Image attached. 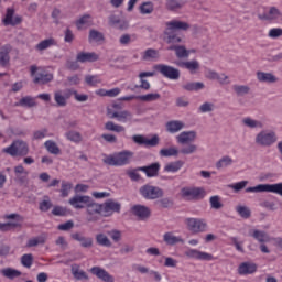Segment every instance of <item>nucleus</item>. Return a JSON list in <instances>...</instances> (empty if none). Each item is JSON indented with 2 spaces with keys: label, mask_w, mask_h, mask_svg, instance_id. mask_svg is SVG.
<instances>
[{
  "label": "nucleus",
  "mask_w": 282,
  "mask_h": 282,
  "mask_svg": "<svg viewBox=\"0 0 282 282\" xmlns=\"http://www.w3.org/2000/svg\"><path fill=\"white\" fill-rule=\"evenodd\" d=\"M14 174H15V180L18 182H21V184L25 182V177L26 175H29L28 171H25V167H23V165H17L14 167Z\"/></svg>",
  "instance_id": "obj_44"
},
{
  "label": "nucleus",
  "mask_w": 282,
  "mask_h": 282,
  "mask_svg": "<svg viewBox=\"0 0 282 282\" xmlns=\"http://www.w3.org/2000/svg\"><path fill=\"white\" fill-rule=\"evenodd\" d=\"M10 52L12 47L10 45H4L0 48V66L6 67L10 63Z\"/></svg>",
  "instance_id": "obj_29"
},
{
  "label": "nucleus",
  "mask_w": 282,
  "mask_h": 282,
  "mask_svg": "<svg viewBox=\"0 0 282 282\" xmlns=\"http://www.w3.org/2000/svg\"><path fill=\"white\" fill-rule=\"evenodd\" d=\"M167 51L174 52L176 58H178L180 61L188 58L191 56V51H188L185 45H170V47H167Z\"/></svg>",
  "instance_id": "obj_19"
},
{
  "label": "nucleus",
  "mask_w": 282,
  "mask_h": 282,
  "mask_svg": "<svg viewBox=\"0 0 282 282\" xmlns=\"http://www.w3.org/2000/svg\"><path fill=\"white\" fill-rule=\"evenodd\" d=\"M44 147L48 153H52V155H59L61 154V148L56 144V142L48 140L44 143Z\"/></svg>",
  "instance_id": "obj_51"
},
{
  "label": "nucleus",
  "mask_w": 282,
  "mask_h": 282,
  "mask_svg": "<svg viewBox=\"0 0 282 282\" xmlns=\"http://www.w3.org/2000/svg\"><path fill=\"white\" fill-rule=\"evenodd\" d=\"M51 80H54V75L40 74L33 79V83H35L36 85H46V83H51Z\"/></svg>",
  "instance_id": "obj_46"
},
{
  "label": "nucleus",
  "mask_w": 282,
  "mask_h": 282,
  "mask_svg": "<svg viewBox=\"0 0 282 282\" xmlns=\"http://www.w3.org/2000/svg\"><path fill=\"white\" fill-rule=\"evenodd\" d=\"M178 153L182 155H193V153H197V144L188 143L184 145Z\"/></svg>",
  "instance_id": "obj_55"
},
{
  "label": "nucleus",
  "mask_w": 282,
  "mask_h": 282,
  "mask_svg": "<svg viewBox=\"0 0 282 282\" xmlns=\"http://www.w3.org/2000/svg\"><path fill=\"white\" fill-rule=\"evenodd\" d=\"M66 138L70 142H75L76 144H79V142H83V134H80V132L78 131L72 130L66 132Z\"/></svg>",
  "instance_id": "obj_54"
},
{
  "label": "nucleus",
  "mask_w": 282,
  "mask_h": 282,
  "mask_svg": "<svg viewBox=\"0 0 282 282\" xmlns=\"http://www.w3.org/2000/svg\"><path fill=\"white\" fill-rule=\"evenodd\" d=\"M159 153L161 158H177L180 155V150L177 147H170L166 149H161Z\"/></svg>",
  "instance_id": "obj_41"
},
{
  "label": "nucleus",
  "mask_w": 282,
  "mask_h": 282,
  "mask_svg": "<svg viewBox=\"0 0 282 282\" xmlns=\"http://www.w3.org/2000/svg\"><path fill=\"white\" fill-rule=\"evenodd\" d=\"M197 139V132L195 131H183L176 137L178 144H191Z\"/></svg>",
  "instance_id": "obj_21"
},
{
  "label": "nucleus",
  "mask_w": 282,
  "mask_h": 282,
  "mask_svg": "<svg viewBox=\"0 0 282 282\" xmlns=\"http://www.w3.org/2000/svg\"><path fill=\"white\" fill-rule=\"evenodd\" d=\"M160 98L161 96L158 93L137 96V99L141 100L142 102H155V100H160Z\"/></svg>",
  "instance_id": "obj_50"
},
{
  "label": "nucleus",
  "mask_w": 282,
  "mask_h": 282,
  "mask_svg": "<svg viewBox=\"0 0 282 282\" xmlns=\"http://www.w3.org/2000/svg\"><path fill=\"white\" fill-rule=\"evenodd\" d=\"M248 186V181H241L235 184L229 185V188L235 191V193H239V191H243Z\"/></svg>",
  "instance_id": "obj_63"
},
{
  "label": "nucleus",
  "mask_w": 282,
  "mask_h": 282,
  "mask_svg": "<svg viewBox=\"0 0 282 282\" xmlns=\"http://www.w3.org/2000/svg\"><path fill=\"white\" fill-rule=\"evenodd\" d=\"M163 241L166 246H177V243H184V239L180 236H175L173 231H167L163 235Z\"/></svg>",
  "instance_id": "obj_25"
},
{
  "label": "nucleus",
  "mask_w": 282,
  "mask_h": 282,
  "mask_svg": "<svg viewBox=\"0 0 282 282\" xmlns=\"http://www.w3.org/2000/svg\"><path fill=\"white\" fill-rule=\"evenodd\" d=\"M2 276H6V279H18V276H21V271L12 268H6L0 271Z\"/></svg>",
  "instance_id": "obj_45"
},
{
  "label": "nucleus",
  "mask_w": 282,
  "mask_h": 282,
  "mask_svg": "<svg viewBox=\"0 0 282 282\" xmlns=\"http://www.w3.org/2000/svg\"><path fill=\"white\" fill-rule=\"evenodd\" d=\"M99 58L100 55L94 52H79L76 55L77 63H96V61H99Z\"/></svg>",
  "instance_id": "obj_18"
},
{
  "label": "nucleus",
  "mask_w": 282,
  "mask_h": 282,
  "mask_svg": "<svg viewBox=\"0 0 282 282\" xmlns=\"http://www.w3.org/2000/svg\"><path fill=\"white\" fill-rule=\"evenodd\" d=\"M269 39H280L282 36V29L281 28H274L271 29L268 33Z\"/></svg>",
  "instance_id": "obj_64"
},
{
  "label": "nucleus",
  "mask_w": 282,
  "mask_h": 282,
  "mask_svg": "<svg viewBox=\"0 0 282 282\" xmlns=\"http://www.w3.org/2000/svg\"><path fill=\"white\" fill-rule=\"evenodd\" d=\"M131 158H133V152L123 150L115 154L106 155L102 162L108 166H127V164L131 162Z\"/></svg>",
  "instance_id": "obj_2"
},
{
  "label": "nucleus",
  "mask_w": 282,
  "mask_h": 282,
  "mask_svg": "<svg viewBox=\"0 0 282 282\" xmlns=\"http://www.w3.org/2000/svg\"><path fill=\"white\" fill-rule=\"evenodd\" d=\"M138 171L145 173L147 177H158V173H160V163L156 162L148 166L138 167Z\"/></svg>",
  "instance_id": "obj_26"
},
{
  "label": "nucleus",
  "mask_w": 282,
  "mask_h": 282,
  "mask_svg": "<svg viewBox=\"0 0 282 282\" xmlns=\"http://www.w3.org/2000/svg\"><path fill=\"white\" fill-rule=\"evenodd\" d=\"M250 237L256 239L259 243H270V241H274V238L270 237L268 232L259 229L250 231Z\"/></svg>",
  "instance_id": "obj_22"
},
{
  "label": "nucleus",
  "mask_w": 282,
  "mask_h": 282,
  "mask_svg": "<svg viewBox=\"0 0 282 282\" xmlns=\"http://www.w3.org/2000/svg\"><path fill=\"white\" fill-rule=\"evenodd\" d=\"M210 208L214 210H221L224 208V203H221V197L219 196H212L209 198Z\"/></svg>",
  "instance_id": "obj_56"
},
{
  "label": "nucleus",
  "mask_w": 282,
  "mask_h": 282,
  "mask_svg": "<svg viewBox=\"0 0 282 282\" xmlns=\"http://www.w3.org/2000/svg\"><path fill=\"white\" fill-rule=\"evenodd\" d=\"M23 22V18L15 15L14 17V9L12 8H8L7 9V13L2 20V23H4V25H21V23Z\"/></svg>",
  "instance_id": "obj_15"
},
{
  "label": "nucleus",
  "mask_w": 282,
  "mask_h": 282,
  "mask_svg": "<svg viewBox=\"0 0 282 282\" xmlns=\"http://www.w3.org/2000/svg\"><path fill=\"white\" fill-rule=\"evenodd\" d=\"M184 127H186V124L180 120H172L165 124L167 133H180Z\"/></svg>",
  "instance_id": "obj_28"
},
{
  "label": "nucleus",
  "mask_w": 282,
  "mask_h": 282,
  "mask_svg": "<svg viewBox=\"0 0 282 282\" xmlns=\"http://www.w3.org/2000/svg\"><path fill=\"white\" fill-rule=\"evenodd\" d=\"M3 153L11 155V158H23L30 153L28 143L21 140L13 141L11 145L3 149Z\"/></svg>",
  "instance_id": "obj_3"
},
{
  "label": "nucleus",
  "mask_w": 282,
  "mask_h": 282,
  "mask_svg": "<svg viewBox=\"0 0 282 282\" xmlns=\"http://www.w3.org/2000/svg\"><path fill=\"white\" fill-rule=\"evenodd\" d=\"M106 131H113L115 133H124L126 129L121 124H116L113 121L105 123Z\"/></svg>",
  "instance_id": "obj_49"
},
{
  "label": "nucleus",
  "mask_w": 282,
  "mask_h": 282,
  "mask_svg": "<svg viewBox=\"0 0 282 282\" xmlns=\"http://www.w3.org/2000/svg\"><path fill=\"white\" fill-rule=\"evenodd\" d=\"M131 213L134 217H138L141 220L149 219V217H151V209L144 205L132 206Z\"/></svg>",
  "instance_id": "obj_17"
},
{
  "label": "nucleus",
  "mask_w": 282,
  "mask_h": 282,
  "mask_svg": "<svg viewBox=\"0 0 282 282\" xmlns=\"http://www.w3.org/2000/svg\"><path fill=\"white\" fill-rule=\"evenodd\" d=\"M206 192L199 187H183L181 189V197L186 202H199L204 199Z\"/></svg>",
  "instance_id": "obj_6"
},
{
  "label": "nucleus",
  "mask_w": 282,
  "mask_h": 282,
  "mask_svg": "<svg viewBox=\"0 0 282 282\" xmlns=\"http://www.w3.org/2000/svg\"><path fill=\"white\" fill-rule=\"evenodd\" d=\"M278 141L279 137L274 130H262L254 138L257 147H272Z\"/></svg>",
  "instance_id": "obj_5"
},
{
  "label": "nucleus",
  "mask_w": 282,
  "mask_h": 282,
  "mask_svg": "<svg viewBox=\"0 0 282 282\" xmlns=\"http://www.w3.org/2000/svg\"><path fill=\"white\" fill-rule=\"evenodd\" d=\"M54 100L57 107H67V99L65 98V96H63V93L61 90L54 93Z\"/></svg>",
  "instance_id": "obj_58"
},
{
  "label": "nucleus",
  "mask_w": 282,
  "mask_h": 282,
  "mask_svg": "<svg viewBox=\"0 0 282 282\" xmlns=\"http://www.w3.org/2000/svg\"><path fill=\"white\" fill-rule=\"evenodd\" d=\"M236 213L242 217V219H250L252 212H250V208L248 206L238 205L236 207Z\"/></svg>",
  "instance_id": "obj_53"
},
{
  "label": "nucleus",
  "mask_w": 282,
  "mask_h": 282,
  "mask_svg": "<svg viewBox=\"0 0 282 282\" xmlns=\"http://www.w3.org/2000/svg\"><path fill=\"white\" fill-rule=\"evenodd\" d=\"M232 164H235V160H232L230 155H224L216 162V169H228V166H232Z\"/></svg>",
  "instance_id": "obj_38"
},
{
  "label": "nucleus",
  "mask_w": 282,
  "mask_h": 282,
  "mask_svg": "<svg viewBox=\"0 0 282 282\" xmlns=\"http://www.w3.org/2000/svg\"><path fill=\"white\" fill-rule=\"evenodd\" d=\"M52 206H54L52 204V200L50 199V197L45 196L44 199L40 202L39 208L42 213H47V210H50Z\"/></svg>",
  "instance_id": "obj_60"
},
{
  "label": "nucleus",
  "mask_w": 282,
  "mask_h": 282,
  "mask_svg": "<svg viewBox=\"0 0 282 282\" xmlns=\"http://www.w3.org/2000/svg\"><path fill=\"white\" fill-rule=\"evenodd\" d=\"M231 89L238 98H243V96L250 94V86L248 85L235 84Z\"/></svg>",
  "instance_id": "obj_33"
},
{
  "label": "nucleus",
  "mask_w": 282,
  "mask_h": 282,
  "mask_svg": "<svg viewBox=\"0 0 282 282\" xmlns=\"http://www.w3.org/2000/svg\"><path fill=\"white\" fill-rule=\"evenodd\" d=\"M184 166V161L178 160L174 162H170L164 166L165 173H177Z\"/></svg>",
  "instance_id": "obj_40"
},
{
  "label": "nucleus",
  "mask_w": 282,
  "mask_h": 282,
  "mask_svg": "<svg viewBox=\"0 0 282 282\" xmlns=\"http://www.w3.org/2000/svg\"><path fill=\"white\" fill-rule=\"evenodd\" d=\"M122 205L115 199H108L101 204L102 217H111L113 213H120Z\"/></svg>",
  "instance_id": "obj_10"
},
{
  "label": "nucleus",
  "mask_w": 282,
  "mask_h": 282,
  "mask_svg": "<svg viewBox=\"0 0 282 282\" xmlns=\"http://www.w3.org/2000/svg\"><path fill=\"white\" fill-rule=\"evenodd\" d=\"M139 10L141 14H153V10H155V7L153 6V2L148 1V2H143L139 7Z\"/></svg>",
  "instance_id": "obj_57"
},
{
  "label": "nucleus",
  "mask_w": 282,
  "mask_h": 282,
  "mask_svg": "<svg viewBox=\"0 0 282 282\" xmlns=\"http://www.w3.org/2000/svg\"><path fill=\"white\" fill-rule=\"evenodd\" d=\"M242 124L248 129H263V122L257 119H252L250 117L243 118Z\"/></svg>",
  "instance_id": "obj_36"
},
{
  "label": "nucleus",
  "mask_w": 282,
  "mask_h": 282,
  "mask_svg": "<svg viewBox=\"0 0 282 282\" xmlns=\"http://www.w3.org/2000/svg\"><path fill=\"white\" fill-rule=\"evenodd\" d=\"M139 193L143 199H148L151 202H155L158 199H162L164 197V189L161 187L145 184L139 188Z\"/></svg>",
  "instance_id": "obj_4"
},
{
  "label": "nucleus",
  "mask_w": 282,
  "mask_h": 282,
  "mask_svg": "<svg viewBox=\"0 0 282 282\" xmlns=\"http://www.w3.org/2000/svg\"><path fill=\"white\" fill-rule=\"evenodd\" d=\"M155 206H159V208H171L173 200L171 198L161 197L155 202Z\"/></svg>",
  "instance_id": "obj_61"
},
{
  "label": "nucleus",
  "mask_w": 282,
  "mask_h": 282,
  "mask_svg": "<svg viewBox=\"0 0 282 282\" xmlns=\"http://www.w3.org/2000/svg\"><path fill=\"white\" fill-rule=\"evenodd\" d=\"M54 45H56V39L48 37L37 43L35 50L36 52H45V50H50V47H54Z\"/></svg>",
  "instance_id": "obj_31"
},
{
  "label": "nucleus",
  "mask_w": 282,
  "mask_h": 282,
  "mask_svg": "<svg viewBox=\"0 0 282 282\" xmlns=\"http://www.w3.org/2000/svg\"><path fill=\"white\" fill-rule=\"evenodd\" d=\"M45 241H47V234H42L34 238H31L26 242V248H36V246H45Z\"/></svg>",
  "instance_id": "obj_30"
},
{
  "label": "nucleus",
  "mask_w": 282,
  "mask_h": 282,
  "mask_svg": "<svg viewBox=\"0 0 282 282\" xmlns=\"http://www.w3.org/2000/svg\"><path fill=\"white\" fill-rule=\"evenodd\" d=\"M91 274H94L95 276H97V279H100V281L104 282H116V279L113 278V275L109 274V272H107V270L100 268V267H93L90 269Z\"/></svg>",
  "instance_id": "obj_16"
},
{
  "label": "nucleus",
  "mask_w": 282,
  "mask_h": 282,
  "mask_svg": "<svg viewBox=\"0 0 282 282\" xmlns=\"http://www.w3.org/2000/svg\"><path fill=\"white\" fill-rule=\"evenodd\" d=\"M282 13L276 7H271L269 12L262 13L258 15L260 21H276V19H281Z\"/></svg>",
  "instance_id": "obj_23"
},
{
  "label": "nucleus",
  "mask_w": 282,
  "mask_h": 282,
  "mask_svg": "<svg viewBox=\"0 0 282 282\" xmlns=\"http://www.w3.org/2000/svg\"><path fill=\"white\" fill-rule=\"evenodd\" d=\"M184 6H186V1L184 0H166L165 3V8L170 10V12H177V10H182Z\"/></svg>",
  "instance_id": "obj_35"
},
{
  "label": "nucleus",
  "mask_w": 282,
  "mask_h": 282,
  "mask_svg": "<svg viewBox=\"0 0 282 282\" xmlns=\"http://www.w3.org/2000/svg\"><path fill=\"white\" fill-rule=\"evenodd\" d=\"M205 85L202 82H195V83H187L182 86L185 91H199L200 89H204Z\"/></svg>",
  "instance_id": "obj_48"
},
{
  "label": "nucleus",
  "mask_w": 282,
  "mask_h": 282,
  "mask_svg": "<svg viewBox=\"0 0 282 282\" xmlns=\"http://www.w3.org/2000/svg\"><path fill=\"white\" fill-rule=\"evenodd\" d=\"M191 24L181 20H172L165 23L163 41L167 45H180L184 43V35L180 32H188Z\"/></svg>",
  "instance_id": "obj_1"
},
{
  "label": "nucleus",
  "mask_w": 282,
  "mask_h": 282,
  "mask_svg": "<svg viewBox=\"0 0 282 282\" xmlns=\"http://www.w3.org/2000/svg\"><path fill=\"white\" fill-rule=\"evenodd\" d=\"M257 272V264L250 262H243L238 268V274H254Z\"/></svg>",
  "instance_id": "obj_32"
},
{
  "label": "nucleus",
  "mask_w": 282,
  "mask_h": 282,
  "mask_svg": "<svg viewBox=\"0 0 282 282\" xmlns=\"http://www.w3.org/2000/svg\"><path fill=\"white\" fill-rule=\"evenodd\" d=\"M107 113L111 119L122 122L123 124L127 122H133V112L129 110L113 111L108 108Z\"/></svg>",
  "instance_id": "obj_11"
},
{
  "label": "nucleus",
  "mask_w": 282,
  "mask_h": 282,
  "mask_svg": "<svg viewBox=\"0 0 282 282\" xmlns=\"http://www.w3.org/2000/svg\"><path fill=\"white\" fill-rule=\"evenodd\" d=\"M17 107H28V108L36 107V100L34 99V97L26 96L19 100V102L17 104Z\"/></svg>",
  "instance_id": "obj_47"
},
{
  "label": "nucleus",
  "mask_w": 282,
  "mask_h": 282,
  "mask_svg": "<svg viewBox=\"0 0 282 282\" xmlns=\"http://www.w3.org/2000/svg\"><path fill=\"white\" fill-rule=\"evenodd\" d=\"M91 23V15L85 14L76 21L77 30H82L83 25H89Z\"/></svg>",
  "instance_id": "obj_59"
},
{
  "label": "nucleus",
  "mask_w": 282,
  "mask_h": 282,
  "mask_svg": "<svg viewBox=\"0 0 282 282\" xmlns=\"http://www.w3.org/2000/svg\"><path fill=\"white\" fill-rule=\"evenodd\" d=\"M155 76V72H142L139 74V78L141 82V85H135L134 89H145V91H149L151 89V84L144 78H151Z\"/></svg>",
  "instance_id": "obj_24"
},
{
  "label": "nucleus",
  "mask_w": 282,
  "mask_h": 282,
  "mask_svg": "<svg viewBox=\"0 0 282 282\" xmlns=\"http://www.w3.org/2000/svg\"><path fill=\"white\" fill-rule=\"evenodd\" d=\"M160 59V51L155 48H148L142 54V61H159Z\"/></svg>",
  "instance_id": "obj_42"
},
{
  "label": "nucleus",
  "mask_w": 282,
  "mask_h": 282,
  "mask_svg": "<svg viewBox=\"0 0 282 282\" xmlns=\"http://www.w3.org/2000/svg\"><path fill=\"white\" fill-rule=\"evenodd\" d=\"M132 141L134 144H139V147H158L160 144V137L154 134L151 139H148L142 134H134L132 135Z\"/></svg>",
  "instance_id": "obj_12"
},
{
  "label": "nucleus",
  "mask_w": 282,
  "mask_h": 282,
  "mask_svg": "<svg viewBox=\"0 0 282 282\" xmlns=\"http://www.w3.org/2000/svg\"><path fill=\"white\" fill-rule=\"evenodd\" d=\"M257 78L259 83H276L279 78L272 73L257 72Z\"/></svg>",
  "instance_id": "obj_37"
},
{
  "label": "nucleus",
  "mask_w": 282,
  "mask_h": 282,
  "mask_svg": "<svg viewBox=\"0 0 282 282\" xmlns=\"http://www.w3.org/2000/svg\"><path fill=\"white\" fill-rule=\"evenodd\" d=\"M86 215L87 221H98L102 215V204H98L90 198L89 203L86 205Z\"/></svg>",
  "instance_id": "obj_8"
},
{
  "label": "nucleus",
  "mask_w": 282,
  "mask_h": 282,
  "mask_svg": "<svg viewBox=\"0 0 282 282\" xmlns=\"http://www.w3.org/2000/svg\"><path fill=\"white\" fill-rule=\"evenodd\" d=\"M188 259H197L198 261H213V254L199 251L197 249H188L185 251Z\"/></svg>",
  "instance_id": "obj_14"
},
{
  "label": "nucleus",
  "mask_w": 282,
  "mask_h": 282,
  "mask_svg": "<svg viewBox=\"0 0 282 282\" xmlns=\"http://www.w3.org/2000/svg\"><path fill=\"white\" fill-rule=\"evenodd\" d=\"M91 200V197L85 196V195H75L72 198H69L68 204L73 206V208H76V210H80L83 208H87V205Z\"/></svg>",
  "instance_id": "obj_13"
},
{
  "label": "nucleus",
  "mask_w": 282,
  "mask_h": 282,
  "mask_svg": "<svg viewBox=\"0 0 282 282\" xmlns=\"http://www.w3.org/2000/svg\"><path fill=\"white\" fill-rule=\"evenodd\" d=\"M187 230L193 235H199V232H206L208 230V223L204 218H187L185 220Z\"/></svg>",
  "instance_id": "obj_7"
},
{
  "label": "nucleus",
  "mask_w": 282,
  "mask_h": 282,
  "mask_svg": "<svg viewBox=\"0 0 282 282\" xmlns=\"http://www.w3.org/2000/svg\"><path fill=\"white\" fill-rule=\"evenodd\" d=\"M72 188H74V185L70 182L62 181V187L59 189L61 197H69Z\"/></svg>",
  "instance_id": "obj_52"
},
{
  "label": "nucleus",
  "mask_w": 282,
  "mask_h": 282,
  "mask_svg": "<svg viewBox=\"0 0 282 282\" xmlns=\"http://www.w3.org/2000/svg\"><path fill=\"white\" fill-rule=\"evenodd\" d=\"M174 64L177 67H182L183 69H188V72H191L192 74H195V72L199 69V62H197L196 59L191 62L176 61L174 62Z\"/></svg>",
  "instance_id": "obj_27"
},
{
  "label": "nucleus",
  "mask_w": 282,
  "mask_h": 282,
  "mask_svg": "<svg viewBox=\"0 0 282 282\" xmlns=\"http://www.w3.org/2000/svg\"><path fill=\"white\" fill-rule=\"evenodd\" d=\"M72 274L76 281H89V275H87V272L80 270L78 264L72 265Z\"/></svg>",
  "instance_id": "obj_34"
},
{
  "label": "nucleus",
  "mask_w": 282,
  "mask_h": 282,
  "mask_svg": "<svg viewBox=\"0 0 282 282\" xmlns=\"http://www.w3.org/2000/svg\"><path fill=\"white\" fill-rule=\"evenodd\" d=\"M95 239H96V243L98 246H102L104 248H111L112 246L111 240L105 234H97L95 236Z\"/></svg>",
  "instance_id": "obj_43"
},
{
  "label": "nucleus",
  "mask_w": 282,
  "mask_h": 282,
  "mask_svg": "<svg viewBox=\"0 0 282 282\" xmlns=\"http://www.w3.org/2000/svg\"><path fill=\"white\" fill-rule=\"evenodd\" d=\"M88 41L89 43H102V41H105V34L96 29H93L89 31Z\"/></svg>",
  "instance_id": "obj_39"
},
{
  "label": "nucleus",
  "mask_w": 282,
  "mask_h": 282,
  "mask_svg": "<svg viewBox=\"0 0 282 282\" xmlns=\"http://www.w3.org/2000/svg\"><path fill=\"white\" fill-rule=\"evenodd\" d=\"M74 241H78L82 248H93L94 247V238L86 237L80 232H75L70 235Z\"/></svg>",
  "instance_id": "obj_20"
},
{
  "label": "nucleus",
  "mask_w": 282,
  "mask_h": 282,
  "mask_svg": "<svg viewBox=\"0 0 282 282\" xmlns=\"http://www.w3.org/2000/svg\"><path fill=\"white\" fill-rule=\"evenodd\" d=\"M154 69L162 74L165 78L170 80H178L180 79V69L166 65V64H158L154 66Z\"/></svg>",
  "instance_id": "obj_9"
},
{
  "label": "nucleus",
  "mask_w": 282,
  "mask_h": 282,
  "mask_svg": "<svg viewBox=\"0 0 282 282\" xmlns=\"http://www.w3.org/2000/svg\"><path fill=\"white\" fill-rule=\"evenodd\" d=\"M34 262V257L32 253L23 254L21 258V263L24 268H32V263Z\"/></svg>",
  "instance_id": "obj_62"
}]
</instances>
